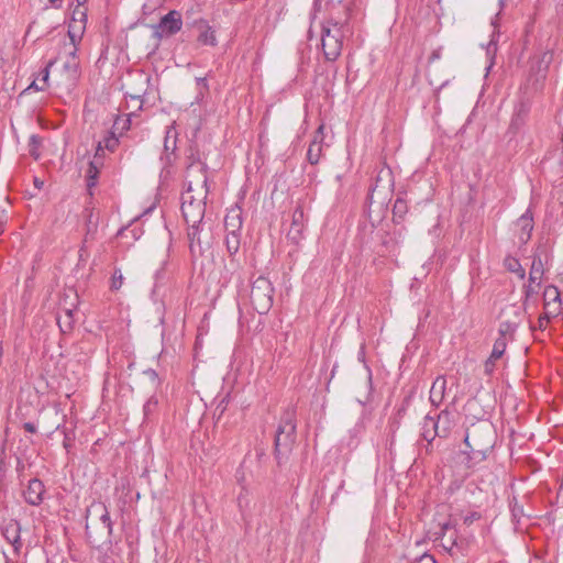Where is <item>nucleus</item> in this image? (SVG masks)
Instances as JSON below:
<instances>
[{"mask_svg": "<svg viewBox=\"0 0 563 563\" xmlns=\"http://www.w3.org/2000/svg\"><path fill=\"white\" fill-rule=\"evenodd\" d=\"M186 189L181 195V211L187 223H200L206 211L208 196L207 167L194 163L187 169Z\"/></svg>", "mask_w": 563, "mask_h": 563, "instance_id": "obj_1", "label": "nucleus"}, {"mask_svg": "<svg viewBox=\"0 0 563 563\" xmlns=\"http://www.w3.org/2000/svg\"><path fill=\"white\" fill-rule=\"evenodd\" d=\"M350 32L347 25L334 20H328L321 26V45L327 60L333 62L341 55L346 34Z\"/></svg>", "mask_w": 563, "mask_h": 563, "instance_id": "obj_2", "label": "nucleus"}, {"mask_svg": "<svg viewBox=\"0 0 563 563\" xmlns=\"http://www.w3.org/2000/svg\"><path fill=\"white\" fill-rule=\"evenodd\" d=\"M464 442L470 449V451L466 452L468 460L474 463L482 462L493 448V432L490 427H473L466 432Z\"/></svg>", "mask_w": 563, "mask_h": 563, "instance_id": "obj_3", "label": "nucleus"}, {"mask_svg": "<svg viewBox=\"0 0 563 563\" xmlns=\"http://www.w3.org/2000/svg\"><path fill=\"white\" fill-rule=\"evenodd\" d=\"M294 417V411L285 412L276 431L275 452L279 462L290 453L295 443L296 424Z\"/></svg>", "mask_w": 563, "mask_h": 563, "instance_id": "obj_4", "label": "nucleus"}, {"mask_svg": "<svg viewBox=\"0 0 563 563\" xmlns=\"http://www.w3.org/2000/svg\"><path fill=\"white\" fill-rule=\"evenodd\" d=\"M274 288L266 277H257L251 288V302L254 309L260 313H267L273 306Z\"/></svg>", "mask_w": 563, "mask_h": 563, "instance_id": "obj_5", "label": "nucleus"}, {"mask_svg": "<svg viewBox=\"0 0 563 563\" xmlns=\"http://www.w3.org/2000/svg\"><path fill=\"white\" fill-rule=\"evenodd\" d=\"M87 519H91V523L101 539H110L112 534V521L103 503H92L87 510Z\"/></svg>", "mask_w": 563, "mask_h": 563, "instance_id": "obj_6", "label": "nucleus"}, {"mask_svg": "<svg viewBox=\"0 0 563 563\" xmlns=\"http://www.w3.org/2000/svg\"><path fill=\"white\" fill-rule=\"evenodd\" d=\"M183 20L178 11L172 10L154 26V36L158 40L168 37L181 30Z\"/></svg>", "mask_w": 563, "mask_h": 563, "instance_id": "obj_7", "label": "nucleus"}, {"mask_svg": "<svg viewBox=\"0 0 563 563\" xmlns=\"http://www.w3.org/2000/svg\"><path fill=\"white\" fill-rule=\"evenodd\" d=\"M87 24V8L85 5H76L73 10L68 24V36L73 43L81 40Z\"/></svg>", "mask_w": 563, "mask_h": 563, "instance_id": "obj_8", "label": "nucleus"}, {"mask_svg": "<svg viewBox=\"0 0 563 563\" xmlns=\"http://www.w3.org/2000/svg\"><path fill=\"white\" fill-rule=\"evenodd\" d=\"M434 423H437L435 433H438V437L446 438L456 426V415L445 409L438 415Z\"/></svg>", "mask_w": 563, "mask_h": 563, "instance_id": "obj_9", "label": "nucleus"}, {"mask_svg": "<svg viewBox=\"0 0 563 563\" xmlns=\"http://www.w3.org/2000/svg\"><path fill=\"white\" fill-rule=\"evenodd\" d=\"M44 493V484L40 479L33 478L24 490V498L27 504L37 506L42 503Z\"/></svg>", "mask_w": 563, "mask_h": 563, "instance_id": "obj_10", "label": "nucleus"}, {"mask_svg": "<svg viewBox=\"0 0 563 563\" xmlns=\"http://www.w3.org/2000/svg\"><path fill=\"white\" fill-rule=\"evenodd\" d=\"M305 213L301 207H297L292 213L291 227L288 232V238L298 243L302 236Z\"/></svg>", "mask_w": 563, "mask_h": 563, "instance_id": "obj_11", "label": "nucleus"}, {"mask_svg": "<svg viewBox=\"0 0 563 563\" xmlns=\"http://www.w3.org/2000/svg\"><path fill=\"white\" fill-rule=\"evenodd\" d=\"M224 228L227 232L238 233L242 228V210L235 206L231 208L224 218Z\"/></svg>", "mask_w": 563, "mask_h": 563, "instance_id": "obj_12", "label": "nucleus"}, {"mask_svg": "<svg viewBox=\"0 0 563 563\" xmlns=\"http://www.w3.org/2000/svg\"><path fill=\"white\" fill-rule=\"evenodd\" d=\"M445 389H446V379L444 376H438L435 378V380L433 382L432 386H431V389H430V402L435 406V407H439L440 404L443 401L444 399V395H445Z\"/></svg>", "mask_w": 563, "mask_h": 563, "instance_id": "obj_13", "label": "nucleus"}, {"mask_svg": "<svg viewBox=\"0 0 563 563\" xmlns=\"http://www.w3.org/2000/svg\"><path fill=\"white\" fill-rule=\"evenodd\" d=\"M533 220L530 211H526L517 221V225L520 227L521 233L519 239L523 242L528 241L533 229Z\"/></svg>", "mask_w": 563, "mask_h": 563, "instance_id": "obj_14", "label": "nucleus"}, {"mask_svg": "<svg viewBox=\"0 0 563 563\" xmlns=\"http://www.w3.org/2000/svg\"><path fill=\"white\" fill-rule=\"evenodd\" d=\"M543 274L544 267L542 260L540 256H534L529 272V282L531 284H537V287H540Z\"/></svg>", "mask_w": 563, "mask_h": 563, "instance_id": "obj_15", "label": "nucleus"}, {"mask_svg": "<svg viewBox=\"0 0 563 563\" xmlns=\"http://www.w3.org/2000/svg\"><path fill=\"white\" fill-rule=\"evenodd\" d=\"M64 71L66 74V79L68 84L70 86L74 85L79 76V62L77 57L68 58L64 63Z\"/></svg>", "mask_w": 563, "mask_h": 563, "instance_id": "obj_16", "label": "nucleus"}, {"mask_svg": "<svg viewBox=\"0 0 563 563\" xmlns=\"http://www.w3.org/2000/svg\"><path fill=\"white\" fill-rule=\"evenodd\" d=\"M199 35L198 42L202 45L214 46L217 44V37L214 31L206 23H201L198 26Z\"/></svg>", "mask_w": 563, "mask_h": 563, "instance_id": "obj_17", "label": "nucleus"}, {"mask_svg": "<svg viewBox=\"0 0 563 563\" xmlns=\"http://www.w3.org/2000/svg\"><path fill=\"white\" fill-rule=\"evenodd\" d=\"M437 423H434V418L431 416H426L421 427V437L427 441L431 442L438 433H435Z\"/></svg>", "mask_w": 563, "mask_h": 563, "instance_id": "obj_18", "label": "nucleus"}, {"mask_svg": "<svg viewBox=\"0 0 563 563\" xmlns=\"http://www.w3.org/2000/svg\"><path fill=\"white\" fill-rule=\"evenodd\" d=\"M543 297H544V308L545 309H549V307L552 303H555L558 306H560V303H561L560 292H559L558 288L554 286H548L544 289Z\"/></svg>", "mask_w": 563, "mask_h": 563, "instance_id": "obj_19", "label": "nucleus"}, {"mask_svg": "<svg viewBox=\"0 0 563 563\" xmlns=\"http://www.w3.org/2000/svg\"><path fill=\"white\" fill-rule=\"evenodd\" d=\"M238 506L243 517H245L246 511L251 506L250 493L245 486H241V492L238 495Z\"/></svg>", "mask_w": 563, "mask_h": 563, "instance_id": "obj_20", "label": "nucleus"}, {"mask_svg": "<svg viewBox=\"0 0 563 563\" xmlns=\"http://www.w3.org/2000/svg\"><path fill=\"white\" fill-rule=\"evenodd\" d=\"M225 245L230 254H235L240 250L241 245V239H240V232L238 233H231L227 232L225 235Z\"/></svg>", "mask_w": 563, "mask_h": 563, "instance_id": "obj_21", "label": "nucleus"}, {"mask_svg": "<svg viewBox=\"0 0 563 563\" xmlns=\"http://www.w3.org/2000/svg\"><path fill=\"white\" fill-rule=\"evenodd\" d=\"M58 325L63 332L70 331L73 328L74 317H73V310L65 309L63 314L58 316Z\"/></svg>", "mask_w": 563, "mask_h": 563, "instance_id": "obj_22", "label": "nucleus"}, {"mask_svg": "<svg viewBox=\"0 0 563 563\" xmlns=\"http://www.w3.org/2000/svg\"><path fill=\"white\" fill-rule=\"evenodd\" d=\"M322 145H320V141H311L308 152L307 158L310 164H317L321 157Z\"/></svg>", "mask_w": 563, "mask_h": 563, "instance_id": "obj_23", "label": "nucleus"}, {"mask_svg": "<svg viewBox=\"0 0 563 563\" xmlns=\"http://www.w3.org/2000/svg\"><path fill=\"white\" fill-rule=\"evenodd\" d=\"M189 225L188 228V239H189V242H190V250L194 251L195 250V246L198 245L200 246V229H199V223H187Z\"/></svg>", "mask_w": 563, "mask_h": 563, "instance_id": "obj_24", "label": "nucleus"}, {"mask_svg": "<svg viewBox=\"0 0 563 563\" xmlns=\"http://www.w3.org/2000/svg\"><path fill=\"white\" fill-rule=\"evenodd\" d=\"M505 266L509 272L516 273L520 279L526 277V271L515 257H507L505 260Z\"/></svg>", "mask_w": 563, "mask_h": 563, "instance_id": "obj_25", "label": "nucleus"}, {"mask_svg": "<svg viewBox=\"0 0 563 563\" xmlns=\"http://www.w3.org/2000/svg\"><path fill=\"white\" fill-rule=\"evenodd\" d=\"M177 132L174 126H168L166 130L164 148L166 152H174L176 150Z\"/></svg>", "mask_w": 563, "mask_h": 563, "instance_id": "obj_26", "label": "nucleus"}, {"mask_svg": "<svg viewBox=\"0 0 563 563\" xmlns=\"http://www.w3.org/2000/svg\"><path fill=\"white\" fill-rule=\"evenodd\" d=\"M53 65V62H49L47 66L42 71L41 85L37 84V80H33L32 84L27 87V89H35L37 91H43L47 86V80L49 77V67Z\"/></svg>", "mask_w": 563, "mask_h": 563, "instance_id": "obj_27", "label": "nucleus"}, {"mask_svg": "<svg viewBox=\"0 0 563 563\" xmlns=\"http://www.w3.org/2000/svg\"><path fill=\"white\" fill-rule=\"evenodd\" d=\"M3 534L5 537V539L11 543L13 544L14 547L16 545V543H19V540H20V536H19V527L16 523H10L8 525L4 530H3Z\"/></svg>", "mask_w": 563, "mask_h": 563, "instance_id": "obj_28", "label": "nucleus"}, {"mask_svg": "<svg viewBox=\"0 0 563 563\" xmlns=\"http://www.w3.org/2000/svg\"><path fill=\"white\" fill-rule=\"evenodd\" d=\"M506 346H507V339H505V338L496 339L494 346H493V351L490 353V357L493 360L498 361L504 355V353L506 351Z\"/></svg>", "mask_w": 563, "mask_h": 563, "instance_id": "obj_29", "label": "nucleus"}, {"mask_svg": "<svg viewBox=\"0 0 563 563\" xmlns=\"http://www.w3.org/2000/svg\"><path fill=\"white\" fill-rule=\"evenodd\" d=\"M123 283H124V276H123L121 269L114 268V272H113L111 280H110V289L112 291H118L121 289Z\"/></svg>", "mask_w": 563, "mask_h": 563, "instance_id": "obj_30", "label": "nucleus"}, {"mask_svg": "<svg viewBox=\"0 0 563 563\" xmlns=\"http://www.w3.org/2000/svg\"><path fill=\"white\" fill-rule=\"evenodd\" d=\"M41 139L36 135H32L30 137V142H29V153L30 155L34 158V159H38L40 156H41V153L38 151L40 146H41Z\"/></svg>", "mask_w": 563, "mask_h": 563, "instance_id": "obj_31", "label": "nucleus"}, {"mask_svg": "<svg viewBox=\"0 0 563 563\" xmlns=\"http://www.w3.org/2000/svg\"><path fill=\"white\" fill-rule=\"evenodd\" d=\"M407 210H408L407 202L401 198L396 199L394 207H393L394 217L398 218V219H402L404 216L407 213Z\"/></svg>", "mask_w": 563, "mask_h": 563, "instance_id": "obj_32", "label": "nucleus"}, {"mask_svg": "<svg viewBox=\"0 0 563 563\" xmlns=\"http://www.w3.org/2000/svg\"><path fill=\"white\" fill-rule=\"evenodd\" d=\"M516 330V324L510 322H501L499 325V338H505L508 340V338H511L512 333Z\"/></svg>", "mask_w": 563, "mask_h": 563, "instance_id": "obj_33", "label": "nucleus"}, {"mask_svg": "<svg viewBox=\"0 0 563 563\" xmlns=\"http://www.w3.org/2000/svg\"><path fill=\"white\" fill-rule=\"evenodd\" d=\"M158 400L155 397H151L143 406L144 416L150 417L157 408Z\"/></svg>", "mask_w": 563, "mask_h": 563, "instance_id": "obj_34", "label": "nucleus"}, {"mask_svg": "<svg viewBox=\"0 0 563 563\" xmlns=\"http://www.w3.org/2000/svg\"><path fill=\"white\" fill-rule=\"evenodd\" d=\"M97 168L93 166L92 163H90V166H89V169H88V186H93L95 185V179H96V176H97Z\"/></svg>", "mask_w": 563, "mask_h": 563, "instance_id": "obj_35", "label": "nucleus"}, {"mask_svg": "<svg viewBox=\"0 0 563 563\" xmlns=\"http://www.w3.org/2000/svg\"><path fill=\"white\" fill-rule=\"evenodd\" d=\"M497 360H493L490 356L488 357V360L485 362V373L486 374H492L494 372V368H495V362Z\"/></svg>", "mask_w": 563, "mask_h": 563, "instance_id": "obj_36", "label": "nucleus"}, {"mask_svg": "<svg viewBox=\"0 0 563 563\" xmlns=\"http://www.w3.org/2000/svg\"><path fill=\"white\" fill-rule=\"evenodd\" d=\"M415 563H437V561L432 555L423 554Z\"/></svg>", "mask_w": 563, "mask_h": 563, "instance_id": "obj_37", "label": "nucleus"}, {"mask_svg": "<svg viewBox=\"0 0 563 563\" xmlns=\"http://www.w3.org/2000/svg\"><path fill=\"white\" fill-rule=\"evenodd\" d=\"M323 131H324V125L321 124L318 130L316 131V134L313 136V140L312 141H320V145H322V141H323Z\"/></svg>", "mask_w": 563, "mask_h": 563, "instance_id": "obj_38", "label": "nucleus"}, {"mask_svg": "<svg viewBox=\"0 0 563 563\" xmlns=\"http://www.w3.org/2000/svg\"><path fill=\"white\" fill-rule=\"evenodd\" d=\"M538 288H539V287H537V284H531V283L529 282V285L526 287V290H525V292H526V297H530V296H532V295L537 294Z\"/></svg>", "mask_w": 563, "mask_h": 563, "instance_id": "obj_39", "label": "nucleus"}, {"mask_svg": "<svg viewBox=\"0 0 563 563\" xmlns=\"http://www.w3.org/2000/svg\"><path fill=\"white\" fill-rule=\"evenodd\" d=\"M118 145V139H115L114 136L112 137H109L107 141H106V147L110 151H113L115 148V146Z\"/></svg>", "mask_w": 563, "mask_h": 563, "instance_id": "obj_40", "label": "nucleus"}, {"mask_svg": "<svg viewBox=\"0 0 563 563\" xmlns=\"http://www.w3.org/2000/svg\"><path fill=\"white\" fill-rule=\"evenodd\" d=\"M23 428L25 429V431H27L30 433L36 432V428L32 422H25Z\"/></svg>", "mask_w": 563, "mask_h": 563, "instance_id": "obj_41", "label": "nucleus"}, {"mask_svg": "<svg viewBox=\"0 0 563 563\" xmlns=\"http://www.w3.org/2000/svg\"><path fill=\"white\" fill-rule=\"evenodd\" d=\"M70 45H71V49L68 52V55H69V57H68V58L77 57V56H76V52H77L76 43H73V42L70 41Z\"/></svg>", "mask_w": 563, "mask_h": 563, "instance_id": "obj_42", "label": "nucleus"}, {"mask_svg": "<svg viewBox=\"0 0 563 563\" xmlns=\"http://www.w3.org/2000/svg\"><path fill=\"white\" fill-rule=\"evenodd\" d=\"M549 319H550V317L548 316L547 312L543 316H540V318H539L540 327H543V324L547 323L549 321Z\"/></svg>", "mask_w": 563, "mask_h": 563, "instance_id": "obj_43", "label": "nucleus"}, {"mask_svg": "<svg viewBox=\"0 0 563 563\" xmlns=\"http://www.w3.org/2000/svg\"><path fill=\"white\" fill-rule=\"evenodd\" d=\"M542 60L545 62L547 64H549L551 60V54L544 53L542 56Z\"/></svg>", "mask_w": 563, "mask_h": 563, "instance_id": "obj_44", "label": "nucleus"}, {"mask_svg": "<svg viewBox=\"0 0 563 563\" xmlns=\"http://www.w3.org/2000/svg\"><path fill=\"white\" fill-rule=\"evenodd\" d=\"M197 82H198V85H202L203 88H207L206 78L199 77V78H197Z\"/></svg>", "mask_w": 563, "mask_h": 563, "instance_id": "obj_45", "label": "nucleus"}, {"mask_svg": "<svg viewBox=\"0 0 563 563\" xmlns=\"http://www.w3.org/2000/svg\"><path fill=\"white\" fill-rule=\"evenodd\" d=\"M54 8H60L62 0H49Z\"/></svg>", "mask_w": 563, "mask_h": 563, "instance_id": "obj_46", "label": "nucleus"}, {"mask_svg": "<svg viewBox=\"0 0 563 563\" xmlns=\"http://www.w3.org/2000/svg\"><path fill=\"white\" fill-rule=\"evenodd\" d=\"M146 374L152 378V379H155L157 377L155 371H147Z\"/></svg>", "mask_w": 563, "mask_h": 563, "instance_id": "obj_47", "label": "nucleus"}, {"mask_svg": "<svg viewBox=\"0 0 563 563\" xmlns=\"http://www.w3.org/2000/svg\"><path fill=\"white\" fill-rule=\"evenodd\" d=\"M34 184L37 188H42L43 186V181H40L38 179H35Z\"/></svg>", "mask_w": 563, "mask_h": 563, "instance_id": "obj_48", "label": "nucleus"}, {"mask_svg": "<svg viewBox=\"0 0 563 563\" xmlns=\"http://www.w3.org/2000/svg\"><path fill=\"white\" fill-rule=\"evenodd\" d=\"M87 0H77V5H85Z\"/></svg>", "mask_w": 563, "mask_h": 563, "instance_id": "obj_49", "label": "nucleus"}, {"mask_svg": "<svg viewBox=\"0 0 563 563\" xmlns=\"http://www.w3.org/2000/svg\"><path fill=\"white\" fill-rule=\"evenodd\" d=\"M236 478H238V482H239V483H242V481L244 479V478H243V476H241V477H240V476H238Z\"/></svg>", "mask_w": 563, "mask_h": 563, "instance_id": "obj_50", "label": "nucleus"}, {"mask_svg": "<svg viewBox=\"0 0 563 563\" xmlns=\"http://www.w3.org/2000/svg\"><path fill=\"white\" fill-rule=\"evenodd\" d=\"M89 529H90V526H89V523L87 522V525H86V530H87V532H88V533H89Z\"/></svg>", "mask_w": 563, "mask_h": 563, "instance_id": "obj_51", "label": "nucleus"}, {"mask_svg": "<svg viewBox=\"0 0 563 563\" xmlns=\"http://www.w3.org/2000/svg\"><path fill=\"white\" fill-rule=\"evenodd\" d=\"M2 233V224L0 223V234Z\"/></svg>", "mask_w": 563, "mask_h": 563, "instance_id": "obj_52", "label": "nucleus"}]
</instances>
